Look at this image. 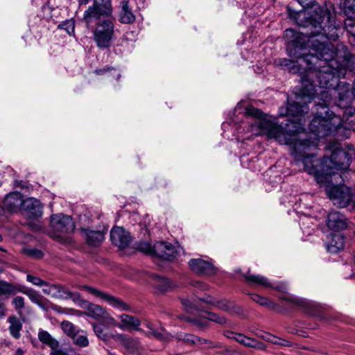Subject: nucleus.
I'll return each mask as SVG.
<instances>
[{
    "mask_svg": "<svg viewBox=\"0 0 355 355\" xmlns=\"http://www.w3.org/2000/svg\"><path fill=\"white\" fill-rule=\"evenodd\" d=\"M269 338H268V342H270L271 343L279 345H283V346H287L288 345L289 342L287 340H285L284 339H282L280 338L276 337L275 336H268Z\"/></svg>",
    "mask_w": 355,
    "mask_h": 355,
    "instance_id": "nucleus-45",
    "label": "nucleus"
},
{
    "mask_svg": "<svg viewBox=\"0 0 355 355\" xmlns=\"http://www.w3.org/2000/svg\"><path fill=\"white\" fill-rule=\"evenodd\" d=\"M114 28V24L110 20H103L96 24L93 37L98 47L104 49L110 46Z\"/></svg>",
    "mask_w": 355,
    "mask_h": 355,
    "instance_id": "nucleus-7",
    "label": "nucleus"
},
{
    "mask_svg": "<svg viewBox=\"0 0 355 355\" xmlns=\"http://www.w3.org/2000/svg\"><path fill=\"white\" fill-rule=\"evenodd\" d=\"M206 315H207V318L209 320L215 322L220 324H225L227 322L226 318L222 315H219L214 313H207Z\"/></svg>",
    "mask_w": 355,
    "mask_h": 355,
    "instance_id": "nucleus-40",
    "label": "nucleus"
},
{
    "mask_svg": "<svg viewBox=\"0 0 355 355\" xmlns=\"http://www.w3.org/2000/svg\"><path fill=\"white\" fill-rule=\"evenodd\" d=\"M115 339L121 343L130 352H133L137 349L139 342L137 339L130 338L125 334H117Z\"/></svg>",
    "mask_w": 355,
    "mask_h": 355,
    "instance_id": "nucleus-28",
    "label": "nucleus"
},
{
    "mask_svg": "<svg viewBox=\"0 0 355 355\" xmlns=\"http://www.w3.org/2000/svg\"><path fill=\"white\" fill-rule=\"evenodd\" d=\"M24 350L21 349H18L17 351H16V355H24Z\"/></svg>",
    "mask_w": 355,
    "mask_h": 355,
    "instance_id": "nucleus-55",
    "label": "nucleus"
},
{
    "mask_svg": "<svg viewBox=\"0 0 355 355\" xmlns=\"http://www.w3.org/2000/svg\"><path fill=\"white\" fill-rule=\"evenodd\" d=\"M119 20L123 24H131L135 21V16L130 5V0H123L121 1Z\"/></svg>",
    "mask_w": 355,
    "mask_h": 355,
    "instance_id": "nucleus-21",
    "label": "nucleus"
},
{
    "mask_svg": "<svg viewBox=\"0 0 355 355\" xmlns=\"http://www.w3.org/2000/svg\"><path fill=\"white\" fill-rule=\"evenodd\" d=\"M20 286L0 280V295H15L19 293Z\"/></svg>",
    "mask_w": 355,
    "mask_h": 355,
    "instance_id": "nucleus-31",
    "label": "nucleus"
},
{
    "mask_svg": "<svg viewBox=\"0 0 355 355\" xmlns=\"http://www.w3.org/2000/svg\"><path fill=\"white\" fill-rule=\"evenodd\" d=\"M6 315V308L4 302L0 300V319L3 318Z\"/></svg>",
    "mask_w": 355,
    "mask_h": 355,
    "instance_id": "nucleus-48",
    "label": "nucleus"
},
{
    "mask_svg": "<svg viewBox=\"0 0 355 355\" xmlns=\"http://www.w3.org/2000/svg\"><path fill=\"white\" fill-rule=\"evenodd\" d=\"M245 278L248 282L253 285H259L266 288H272L282 292H285L287 290V286L285 284L282 283L279 285L274 286L266 277L263 276L248 273L245 276Z\"/></svg>",
    "mask_w": 355,
    "mask_h": 355,
    "instance_id": "nucleus-17",
    "label": "nucleus"
},
{
    "mask_svg": "<svg viewBox=\"0 0 355 355\" xmlns=\"http://www.w3.org/2000/svg\"><path fill=\"white\" fill-rule=\"evenodd\" d=\"M181 301L182 305L184 306L185 309L188 312L193 313V310H196L198 308V301L196 299H194L193 297H191V299L182 298Z\"/></svg>",
    "mask_w": 355,
    "mask_h": 355,
    "instance_id": "nucleus-38",
    "label": "nucleus"
},
{
    "mask_svg": "<svg viewBox=\"0 0 355 355\" xmlns=\"http://www.w3.org/2000/svg\"><path fill=\"white\" fill-rule=\"evenodd\" d=\"M2 272V270L1 268H0V274Z\"/></svg>",
    "mask_w": 355,
    "mask_h": 355,
    "instance_id": "nucleus-61",
    "label": "nucleus"
},
{
    "mask_svg": "<svg viewBox=\"0 0 355 355\" xmlns=\"http://www.w3.org/2000/svg\"><path fill=\"white\" fill-rule=\"evenodd\" d=\"M326 192L333 203L339 207H346L355 201V189L352 190L345 185H328Z\"/></svg>",
    "mask_w": 355,
    "mask_h": 355,
    "instance_id": "nucleus-5",
    "label": "nucleus"
},
{
    "mask_svg": "<svg viewBox=\"0 0 355 355\" xmlns=\"http://www.w3.org/2000/svg\"><path fill=\"white\" fill-rule=\"evenodd\" d=\"M251 299L254 302H255L262 306H270L272 304V303L270 302L267 298L263 297L258 294H255V293L252 294Z\"/></svg>",
    "mask_w": 355,
    "mask_h": 355,
    "instance_id": "nucleus-42",
    "label": "nucleus"
},
{
    "mask_svg": "<svg viewBox=\"0 0 355 355\" xmlns=\"http://www.w3.org/2000/svg\"><path fill=\"white\" fill-rule=\"evenodd\" d=\"M334 50L335 55L327 61L326 66L329 69L328 72H334L336 80L331 85L323 87L320 85L317 78H315L314 82L311 83V86L307 89L306 96L300 105H306L309 108L307 104L311 103L312 99L318 97L323 101V104L327 106L330 104L331 96L337 98L335 103L339 107H347L351 103L354 95L353 92L350 90V85L343 82L338 83V78L345 75L347 69L355 71V55L347 56L346 53L343 55H340V52L335 46Z\"/></svg>",
    "mask_w": 355,
    "mask_h": 355,
    "instance_id": "nucleus-3",
    "label": "nucleus"
},
{
    "mask_svg": "<svg viewBox=\"0 0 355 355\" xmlns=\"http://www.w3.org/2000/svg\"><path fill=\"white\" fill-rule=\"evenodd\" d=\"M15 310L19 315H22V311L25 308V300L21 296H15L11 302Z\"/></svg>",
    "mask_w": 355,
    "mask_h": 355,
    "instance_id": "nucleus-36",
    "label": "nucleus"
},
{
    "mask_svg": "<svg viewBox=\"0 0 355 355\" xmlns=\"http://www.w3.org/2000/svg\"><path fill=\"white\" fill-rule=\"evenodd\" d=\"M317 106L322 111L311 120L309 130L312 138L304 132H300L294 123L279 124L275 119L267 116L261 110L249 106L245 110L248 130L257 136H266L275 139L279 144L292 146L291 155L297 162L304 166V170L313 175L319 184L329 182L336 171L347 170L350 161L355 159V148L349 144L342 146L338 142L329 143L326 148V154L321 160L316 159V149L320 138L336 137L339 139L349 137V132L342 125L340 116L329 112L324 104Z\"/></svg>",
    "mask_w": 355,
    "mask_h": 355,
    "instance_id": "nucleus-1",
    "label": "nucleus"
},
{
    "mask_svg": "<svg viewBox=\"0 0 355 355\" xmlns=\"http://www.w3.org/2000/svg\"><path fill=\"white\" fill-rule=\"evenodd\" d=\"M106 320L107 322L109 324H111L112 326H115L118 327V325H119V323L112 317L111 316H106L105 315L103 317Z\"/></svg>",
    "mask_w": 355,
    "mask_h": 355,
    "instance_id": "nucleus-49",
    "label": "nucleus"
},
{
    "mask_svg": "<svg viewBox=\"0 0 355 355\" xmlns=\"http://www.w3.org/2000/svg\"><path fill=\"white\" fill-rule=\"evenodd\" d=\"M110 239L114 245L121 248H125L130 242L129 233L121 227H115L112 229Z\"/></svg>",
    "mask_w": 355,
    "mask_h": 355,
    "instance_id": "nucleus-16",
    "label": "nucleus"
},
{
    "mask_svg": "<svg viewBox=\"0 0 355 355\" xmlns=\"http://www.w3.org/2000/svg\"><path fill=\"white\" fill-rule=\"evenodd\" d=\"M288 15L305 29L298 33L286 29L284 33L286 37H294L288 41L286 50L288 55L296 58L297 61L279 58L275 63L291 73H301L302 88L294 101H288L285 113L281 111L280 115L300 116L309 112L306 105H300L315 78L323 87L331 85L336 80L334 72H328L329 69L326 66L327 61L335 55L334 46L330 42H322L315 37L321 35L336 40L338 37L339 27L332 19L330 11L319 6L313 11L302 10L295 12L289 9Z\"/></svg>",
    "mask_w": 355,
    "mask_h": 355,
    "instance_id": "nucleus-2",
    "label": "nucleus"
},
{
    "mask_svg": "<svg viewBox=\"0 0 355 355\" xmlns=\"http://www.w3.org/2000/svg\"><path fill=\"white\" fill-rule=\"evenodd\" d=\"M90 0H78V3L80 6H85L87 5Z\"/></svg>",
    "mask_w": 355,
    "mask_h": 355,
    "instance_id": "nucleus-53",
    "label": "nucleus"
},
{
    "mask_svg": "<svg viewBox=\"0 0 355 355\" xmlns=\"http://www.w3.org/2000/svg\"><path fill=\"white\" fill-rule=\"evenodd\" d=\"M81 290L85 291L87 293L92 294L94 296L99 297L103 300L107 302L110 306L113 308L120 310V311H130V307L124 303L121 300L114 297L109 294L103 293L95 288L90 287L89 286L83 285L80 286Z\"/></svg>",
    "mask_w": 355,
    "mask_h": 355,
    "instance_id": "nucleus-10",
    "label": "nucleus"
},
{
    "mask_svg": "<svg viewBox=\"0 0 355 355\" xmlns=\"http://www.w3.org/2000/svg\"><path fill=\"white\" fill-rule=\"evenodd\" d=\"M139 249L146 254L167 260L175 257L178 253L176 246L164 241H157L153 245L142 242L139 243Z\"/></svg>",
    "mask_w": 355,
    "mask_h": 355,
    "instance_id": "nucleus-4",
    "label": "nucleus"
},
{
    "mask_svg": "<svg viewBox=\"0 0 355 355\" xmlns=\"http://www.w3.org/2000/svg\"><path fill=\"white\" fill-rule=\"evenodd\" d=\"M346 110L343 114L341 119V125L349 132V137L350 136V130H355V108L345 107Z\"/></svg>",
    "mask_w": 355,
    "mask_h": 355,
    "instance_id": "nucleus-22",
    "label": "nucleus"
},
{
    "mask_svg": "<svg viewBox=\"0 0 355 355\" xmlns=\"http://www.w3.org/2000/svg\"><path fill=\"white\" fill-rule=\"evenodd\" d=\"M26 252L28 255L37 259L41 258L43 256V254L40 250L35 248L28 249Z\"/></svg>",
    "mask_w": 355,
    "mask_h": 355,
    "instance_id": "nucleus-46",
    "label": "nucleus"
},
{
    "mask_svg": "<svg viewBox=\"0 0 355 355\" xmlns=\"http://www.w3.org/2000/svg\"><path fill=\"white\" fill-rule=\"evenodd\" d=\"M86 241L88 245L94 247H97L103 241L105 236L102 231L83 230Z\"/></svg>",
    "mask_w": 355,
    "mask_h": 355,
    "instance_id": "nucleus-26",
    "label": "nucleus"
},
{
    "mask_svg": "<svg viewBox=\"0 0 355 355\" xmlns=\"http://www.w3.org/2000/svg\"><path fill=\"white\" fill-rule=\"evenodd\" d=\"M305 219L309 220V217L305 216V218H304L302 219V224H304V220Z\"/></svg>",
    "mask_w": 355,
    "mask_h": 355,
    "instance_id": "nucleus-59",
    "label": "nucleus"
},
{
    "mask_svg": "<svg viewBox=\"0 0 355 355\" xmlns=\"http://www.w3.org/2000/svg\"><path fill=\"white\" fill-rule=\"evenodd\" d=\"M60 29L65 30L69 35L74 33L75 24L73 20H67L58 26Z\"/></svg>",
    "mask_w": 355,
    "mask_h": 355,
    "instance_id": "nucleus-39",
    "label": "nucleus"
},
{
    "mask_svg": "<svg viewBox=\"0 0 355 355\" xmlns=\"http://www.w3.org/2000/svg\"><path fill=\"white\" fill-rule=\"evenodd\" d=\"M38 338L40 342L48 345L51 349L59 347V342L53 338L46 331L40 330L38 332Z\"/></svg>",
    "mask_w": 355,
    "mask_h": 355,
    "instance_id": "nucleus-30",
    "label": "nucleus"
},
{
    "mask_svg": "<svg viewBox=\"0 0 355 355\" xmlns=\"http://www.w3.org/2000/svg\"><path fill=\"white\" fill-rule=\"evenodd\" d=\"M24 200L22 196L19 192H12L8 193L4 199L5 206L10 211H14L23 205Z\"/></svg>",
    "mask_w": 355,
    "mask_h": 355,
    "instance_id": "nucleus-24",
    "label": "nucleus"
},
{
    "mask_svg": "<svg viewBox=\"0 0 355 355\" xmlns=\"http://www.w3.org/2000/svg\"><path fill=\"white\" fill-rule=\"evenodd\" d=\"M153 284L159 292H166L173 288V284L168 279L154 275L153 277Z\"/></svg>",
    "mask_w": 355,
    "mask_h": 355,
    "instance_id": "nucleus-27",
    "label": "nucleus"
},
{
    "mask_svg": "<svg viewBox=\"0 0 355 355\" xmlns=\"http://www.w3.org/2000/svg\"><path fill=\"white\" fill-rule=\"evenodd\" d=\"M200 300L214 304L218 309L231 314L240 315L243 313L241 307L237 306L234 302L228 301L227 300H214L211 296H207L206 298Z\"/></svg>",
    "mask_w": 355,
    "mask_h": 355,
    "instance_id": "nucleus-15",
    "label": "nucleus"
},
{
    "mask_svg": "<svg viewBox=\"0 0 355 355\" xmlns=\"http://www.w3.org/2000/svg\"><path fill=\"white\" fill-rule=\"evenodd\" d=\"M345 15L348 17L345 21V26L348 31L354 25L355 21V0H345L342 3Z\"/></svg>",
    "mask_w": 355,
    "mask_h": 355,
    "instance_id": "nucleus-20",
    "label": "nucleus"
},
{
    "mask_svg": "<svg viewBox=\"0 0 355 355\" xmlns=\"http://www.w3.org/2000/svg\"><path fill=\"white\" fill-rule=\"evenodd\" d=\"M190 269L200 275H212L216 272V268L209 261L201 258L192 259L189 261Z\"/></svg>",
    "mask_w": 355,
    "mask_h": 355,
    "instance_id": "nucleus-12",
    "label": "nucleus"
},
{
    "mask_svg": "<svg viewBox=\"0 0 355 355\" xmlns=\"http://www.w3.org/2000/svg\"><path fill=\"white\" fill-rule=\"evenodd\" d=\"M50 355H68V354L64 350L59 349V347H55V349H51Z\"/></svg>",
    "mask_w": 355,
    "mask_h": 355,
    "instance_id": "nucleus-50",
    "label": "nucleus"
},
{
    "mask_svg": "<svg viewBox=\"0 0 355 355\" xmlns=\"http://www.w3.org/2000/svg\"><path fill=\"white\" fill-rule=\"evenodd\" d=\"M8 322L10 324L9 331L10 335L17 339L21 336L20 331L22 329V323L15 315H11L8 318Z\"/></svg>",
    "mask_w": 355,
    "mask_h": 355,
    "instance_id": "nucleus-29",
    "label": "nucleus"
},
{
    "mask_svg": "<svg viewBox=\"0 0 355 355\" xmlns=\"http://www.w3.org/2000/svg\"><path fill=\"white\" fill-rule=\"evenodd\" d=\"M26 280L33 284V285L38 286H44L46 285L45 281L42 280L41 278L35 276H33L31 275H27L26 276Z\"/></svg>",
    "mask_w": 355,
    "mask_h": 355,
    "instance_id": "nucleus-43",
    "label": "nucleus"
},
{
    "mask_svg": "<svg viewBox=\"0 0 355 355\" xmlns=\"http://www.w3.org/2000/svg\"><path fill=\"white\" fill-rule=\"evenodd\" d=\"M19 293L26 295L32 303L37 304L44 311H46L51 307V303L33 288L20 286Z\"/></svg>",
    "mask_w": 355,
    "mask_h": 355,
    "instance_id": "nucleus-13",
    "label": "nucleus"
},
{
    "mask_svg": "<svg viewBox=\"0 0 355 355\" xmlns=\"http://www.w3.org/2000/svg\"><path fill=\"white\" fill-rule=\"evenodd\" d=\"M352 92H353L354 98H355V80H354V87H353V89H352Z\"/></svg>",
    "mask_w": 355,
    "mask_h": 355,
    "instance_id": "nucleus-58",
    "label": "nucleus"
},
{
    "mask_svg": "<svg viewBox=\"0 0 355 355\" xmlns=\"http://www.w3.org/2000/svg\"><path fill=\"white\" fill-rule=\"evenodd\" d=\"M51 236L60 240L64 235L72 232L75 229V225L72 218L64 214H53L50 220Z\"/></svg>",
    "mask_w": 355,
    "mask_h": 355,
    "instance_id": "nucleus-6",
    "label": "nucleus"
},
{
    "mask_svg": "<svg viewBox=\"0 0 355 355\" xmlns=\"http://www.w3.org/2000/svg\"><path fill=\"white\" fill-rule=\"evenodd\" d=\"M119 318L121 323L118 327L121 329H138L141 324L137 318L127 314H121Z\"/></svg>",
    "mask_w": 355,
    "mask_h": 355,
    "instance_id": "nucleus-25",
    "label": "nucleus"
},
{
    "mask_svg": "<svg viewBox=\"0 0 355 355\" xmlns=\"http://www.w3.org/2000/svg\"><path fill=\"white\" fill-rule=\"evenodd\" d=\"M330 236V241L327 244V250L331 253L336 254L344 248L345 239L340 234H331Z\"/></svg>",
    "mask_w": 355,
    "mask_h": 355,
    "instance_id": "nucleus-23",
    "label": "nucleus"
},
{
    "mask_svg": "<svg viewBox=\"0 0 355 355\" xmlns=\"http://www.w3.org/2000/svg\"><path fill=\"white\" fill-rule=\"evenodd\" d=\"M297 1L303 8H305L313 5L315 0H297Z\"/></svg>",
    "mask_w": 355,
    "mask_h": 355,
    "instance_id": "nucleus-47",
    "label": "nucleus"
},
{
    "mask_svg": "<svg viewBox=\"0 0 355 355\" xmlns=\"http://www.w3.org/2000/svg\"><path fill=\"white\" fill-rule=\"evenodd\" d=\"M283 301L288 302L291 304L304 308L306 311L313 315H318L320 312V306L315 302L298 297L290 293H286L280 297Z\"/></svg>",
    "mask_w": 355,
    "mask_h": 355,
    "instance_id": "nucleus-11",
    "label": "nucleus"
},
{
    "mask_svg": "<svg viewBox=\"0 0 355 355\" xmlns=\"http://www.w3.org/2000/svg\"><path fill=\"white\" fill-rule=\"evenodd\" d=\"M227 336L229 338L234 339L238 343L246 347L259 349H263L265 348V346L262 343H260L254 338L248 337L242 334L230 332L228 333Z\"/></svg>",
    "mask_w": 355,
    "mask_h": 355,
    "instance_id": "nucleus-18",
    "label": "nucleus"
},
{
    "mask_svg": "<svg viewBox=\"0 0 355 355\" xmlns=\"http://www.w3.org/2000/svg\"><path fill=\"white\" fill-rule=\"evenodd\" d=\"M93 330L95 334L100 339L107 341L110 338V336L105 331L104 327L101 324H94Z\"/></svg>",
    "mask_w": 355,
    "mask_h": 355,
    "instance_id": "nucleus-37",
    "label": "nucleus"
},
{
    "mask_svg": "<svg viewBox=\"0 0 355 355\" xmlns=\"http://www.w3.org/2000/svg\"><path fill=\"white\" fill-rule=\"evenodd\" d=\"M154 335L155 337L161 338H162V334L159 332H155Z\"/></svg>",
    "mask_w": 355,
    "mask_h": 355,
    "instance_id": "nucleus-56",
    "label": "nucleus"
},
{
    "mask_svg": "<svg viewBox=\"0 0 355 355\" xmlns=\"http://www.w3.org/2000/svg\"><path fill=\"white\" fill-rule=\"evenodd\" d=\"M176 339L184 341L187 343H196L195 336L192 334H187L184 333H179L175 335Z\"/></svg>",
    "mask_w": 355,
    "mask_h": 355,
    "instance_id": "nucleus-41",
    "label": "nucleus"
},
{
    "mask_svg": "<svg viewBox=\"0 0 355 355\" xmlns=\"http://www.w3.org/2000/svg\"><path fill=\"white\" fill-rule=\"evenodd\" d=\"M328 227L334 231L340 232L348 230V236L352 239L355 235L354 225L340 211H331L328 214L327 219Z\"/></svg>",
    "mask_w": 355,
    "mask_h": 355,
    "instance_id": "nucleus-9",
    "label": "nucleus"
},
{
    "mask_svg": "<svg viewBox=\"0 0 355 355\" xmlns=\"http://www.w3.org/2000/svg\"><path fill=\"white\" fill-rule=\"evenodd\" d=\"M71 339L75 345L80 347H85L89 345V340L87 334L82 329H80V332L76 334V336L72 337Z\"/></svg>",
    "mask_w": 355,
    "mask_h": 355,
    "instance_id": "nucleus-34",
    "label": "nucleus"
},
{
    "mask_svg": "<svg viewBox=\"0 0 355 355\" xmlns=\"http://www.w3.org/2000/svg\"><path fill=\"white\" fill-rule=\"evenodd\" d=\"M112 12L111 0H94L92 5L85 11L83 20L89 25L101 17L110 16Z\"/></svg>",
    "mask_w": 355,
    "mask_h": 355,
    "instance_id": "nucleus-8",
    "label": "nucleus"
},
{
    "mask_svg": "<svg viewBox=\"0 0 355 355\" xmlns=\"http://www.w3.org/2000/svg\"><path fill=\"white\" fill-rule=\"evenodd\" d=\"M87 309L88 311L87 315L94 318L98 319L103 318L105 314L104 309L101 306L96 304H88Z\"/></svg>",
    "mask_w": 355,
    "mask_h": 355,
    "instance_id": "nucleus-32",
    "label": "nucleus"
},
{
    "mask_svg": "<svg viewBox=\"0 0 355 355\" xmlns=\"http://www.w3.org/2000/svg\"><path fill=\"white\" fill-rule=\"evenodd\" d=\"M21 210L24 214L29 218H39L42 215V207L40 202L34 198L24 200Z\"/></svg>",
    "mask_w": 355,
    "mask_h": 355,
    "instance_id": "nucleus-14",
    "label": "nucleus"
},
{
    "mask_svg": "<svg viewBox=\"0 0 355 355\" xmlns=\"http://www.w3.org/2000/svg\"><path fill=\"white\" fill-rule=\"evenodd\" d=\"M194 340H196V343L195 344L202 345V344L209 343H210L209 340H207L206 339H203V338H199V337H197V336H195Z\"/></svg>",
    "mask_w": 355,
    "mask_h": 355,
    "instance_id": "nucleus-51",
    "label": "nucleus"
},
{
    "mask_svg": "<svg viewBox=\"0 0 355 355\" xmlns=\"http://www.w3.org/2000/svg\"><path fill=\"white\" fill-rule=\"evenodd\" d=\"M42 291L44 294L54 298L67 299V288L58 284H49L46 282Z\"/></svg>",
    "mask_w": 355,
    "mask_h": 355,
    "instance_id": "nucleus-19",
    "label": "nucleus"
},
{
    "mask_svg": "<svg viewBox=\"0 0 355 355\" xmlns=\"http://www.w3.org/2000/svg\"><path fill=\"white\" fill-rule=\"evenodd\" d=\"M268 336L272 335L270 334L264 333L263 334L260 335L259 336L261 337L263 339L266 340V341H268V338H269Z\"/></svg>",
    "mask_w": 355,
    "mask_h": 355,
    "instance_id": "nucleus-54",
    "label": "nucleus"
},
{
    "mask_svg": "<svg viewBox=\"0 0 355 355\" xmlns=\"http://www.w3.org/2000/svg\"><path fill=\"white\" fill-rule=\"evenodd\" d=\"M61 328L64 333L70 337H74L76 334L80 332V329L78 327L74 326L71 322L64 320L61 323Z\"/></svg>",
    "mask_w": 355,
    "mask_h": 355,
    "instance_id": "nucleus-33",
    "label": "nucleus"
},
{
    "mask_svg": "<svg viewBox=\"0 0 355 355\" xmlns=\"http://www.w3.org/2000/svg\"><path fill=\"white\" fill-rule=\"evenodd\" d=\"M196 322L199 324L200 326H204V325H206L207 324L205 323H203V322H201L200 321H198V320H196Z\"/></svg>",
    "mask_w": 355,
    "mask_h": 355,
    "instance_id": "nucleus-57",
    "label": "nucleus"
},
{
    "mask_svg": "<svg viewBox=\"0 0 355 355\" xmlns=\"http://www.w3.org/2000/svg\"><path fill=\"white\" fill-rule=\"evenodd\" d=\"M349 33H350L354 37H355V21L354 25L351 26V28L348 29L347 31Z\"/></svg>",
    "mask_w": 355,
    "mask_h": 355,
    "instance_id": "nucleus-52",
    "label": "nucleus"
},
{
    "mask_svg": "<svg viewBox=\"0 0 355 355\" xmlns=\"http://www.w3.org/2000/svg\"><path fill=\"white\" fill-rule=\"evenodd\" d=\"M67 293L69 294L67 295V299L71 298V299H72V300L74 302L78 303L80 304L87 303L86 301L83 300L81 298L79 293L70 292L67 288Z\"/></svg>",
    "mask_w": 355,
    "mask_h": 355,
    "instance_id": "nucleus-44",
    "label": "nucleus"
},
{
    "mask_svg": "<svg viewBox=\"0 0 355 355\" xmlns=\"http://www.w3.org/2000/svg\"><path fill=\"white\" fill-rule=\"evenodd\" d=\"M95 72L98 75L104 76L108 78L112 77L116 80H118L121 76L118 70L111 67L99 69L96 70Z\"/></svg>",
    "mask_w": 355,
    "mask_h": 355,
    "instance_id": "nucleus-35",
    "label": "nucleus"
},
{
    "mask_svg": "<svg viewBox=\"0 0 355 355\" xmlns=\"http://www.w3.org/2000/svg\"><path fill=\"white\" fill-rule=\"evenodd\" d=\"M340 177L343 180V176L342 175H340Z\"/></svg>",
    "mask_w": 355,
    "mask_h": 355,
    "instance_id": "nucleus-60",
    "label": "nucleus"
}]
</instances>
